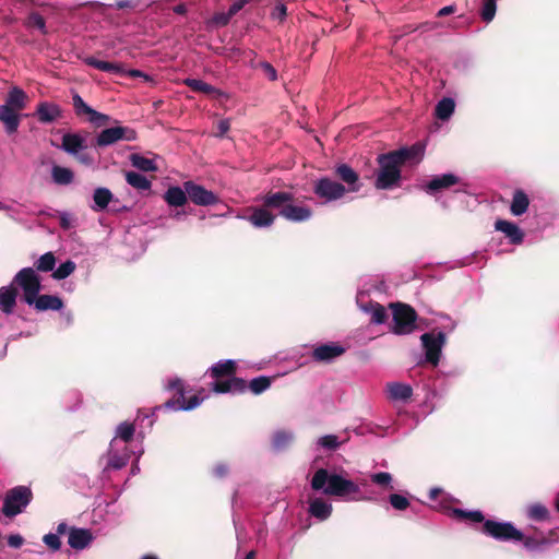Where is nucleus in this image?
Returning a JSON list of instances; mask_svg holds the SVG:
<instances>
[{
    "instance_id": "nucleus-20",
    "label": "nucleus",
    "mask_w": 559,
    "mask_h": 559,
    "mask_svg": "<svg viewBox=\"0 0 559 559\" xmlns=\"http://www.w3.org/2000/svg\"><path fill=\"white\" fill-rule=\"evenodd\" d=\"M94 538L92 531L88 528L70 527L68 544L75 550H82L90 546Z\"/></svg>"
},
{
    "instance_id": "nucleus-58",
    "label": "nucleus",
    "mask_w": 559,
    "mask_h": 559,
    "mask_svg": "<svg viewBox=\"0 0 559 559\" xmlns=\"http://www.w3.org/2000/svg\"><path fill=\"white\" fill-rule=\"evenodd\" d=\"M228 466L225 463H217L213 467V475L217 478H223L228 474Z\"/></svg>"
},
{
    "instance_id": "nucleus-47",
    "label": "nucleus",
    "mask_w": 559,
    "mask_h": 559,
    "mask_svg": "<svg viewBox=\"0 0 559 559\" xmlns=\"http://www.w3.org/2000/svg\"><path fill=\"white\" fill-rule=\"evenodd\" d=\"M521 542H523V546L525 547V549L532 552L543 551L549 544V542L545 538L537 539L531 536H523V539Z\"/></svg>"
},
{
    "instance_id": "nucleus-5",
    "label": "nucleus",
    "mask_w": 559,
    "mask_h": 559,
    "mask_svg": "<svg viewBox=\"0 0 559 559\" xmlns=\"http://www.w3.org/2000/svg\"><path fill=\"white\" fill-rule=\"evenodd\" d=\"M389 308L392 310V333L408 335L416 330L417 313L414 308L402 302H392Z\"/></svg>"
},
{
    "instance_id": "nucleus-64",
    "label": "nucleus",
    "mask_w": 559,
    "mask_h": 559,
    "mask_svg": "<svg viewBox=\"0 0 559 559\" xmlns=\"http://www.w3.org/2000/svg\"><path fill=\"white\" fill-rule=\"evenodd\" d=\"M245 7V4L240 1V0H236L228 9L229 13L231 14V16H234L235 14H237L242 8Z\"/></svg>"
},
{
    "instance_id": "nucleus-59",
    "label": "nucleus",
    "mask_w": 559,
    "mask_h": 559,
    "mask_svg": "<svg viewBox=\"0 0 559 559\" xmlns=\"http://www.w3.org/2000/svg\"><path fill=\"white\" fill-rule=\"evenodd\" d=\"M24 543V538L20 534H11L8 536V545L12 548H20Z\"/></svg>"
},
{
    "instance_id": "nucleus-6",
    "label": "nucleus",
    "mask_w": 559,
    "mask_h": 559,
    "mask_svg": "<svg viewBox=\"0 0 559 559\" xmlns=\"http://www.w3.org/2000/svg\"><path fill=\"white\" fill-rule=\"evenodd\" d=\"M32 499L33 492L29 487H13L4 496L2 513L8 518H14L27 508Z\"/></svg>"
},
{
    "instance_id": "nucleus-2",
    "label": "nucleus",
    "mask_w": 559,
    "mask_h": 559,
    "mask_svg": "<svg viewBox=\"0 0 559 559\" xmlns=\"http://www.w3.org/2000/svg\"><path fill=\"white\" fill-rule=\"evenodd\" d=\"M424 154L425 146L420 143L386 153V190L399 185L401 179L400 165H417L421 162Z\"/></svg>"
},
{
    "instance_id": "nucleus-30",
    "label": "nucleus",
    "mask_w": 559,
    "mask_h": 559,
    "mask_svg": "<svg viewBox=\"0 0 559 559\" xmlns=\"http://www.w3.org/2000/svg\"><path fill=\"white\" fill-rule=\"evenodd\" d=\"M16 304V292L12 286L0 288V308L5 314H11Z\"/></svg>"
},
{
    "instance_id": "nucleus-42",
    "label": "nucleus",
    "mask_w": 559,
    "mask_h": 559,
    "mask_svg": "<svg viewBox=\"0 0 559 559\" xmlns=\"http://www.w3.org/2000/svg\"><path fill=\"white\" fill-rule=\"evenodd\" d=\"M51 176L53 181L58 185H69L73 180L72 170L61 166H53L51 169Z\"/></svg>"
},
{
    "instance_id": "nucleus-21",
    "label": "nucleus",
    "mask_w": 559,
    "mask_h": 559,
    "mask_svg": "<svg viewBox=\"0 0 559 559\" xmlns=\"http://www.w3.org/2000/svg\"><path fill=\"white\" fill-rule=\"evenodd\" d=\"M129 460L130 451L127 445H116V449H114L112 443L109 444L106 468L121 469L128 464Z\"/></svg>"
},
{
    "instance_id": "nucleus-60",
    "label": "nucleus",
    "mask_w": 559,
    "mask_h": 559,
    "mask_svg": "<svg viewBox=\"0 0 559 559\" xmlns=\"http://www.w3.org/2000/svg\"><path fill=\"white\" fill-rule=\"evenodd\" d=\"M439 495H442L443 501L449 500L448 495L443 493V490L441 488L435 487L429 490V498L431 500H436Z\"/></svg>"
},
{
    "instance_id": "nucleus-28",
    "label": "nucleus",
    "mask_w": 559,
    "mask_h": 559,
    "mask_svg": "<svg viewBox=\"0 0 559 559\" xmlns=\"http://www.w3.org/2000/svg\"><path fill=\"white\" fill-rule=\"evenodd\" d=\"M135 432V427L133 424L129 421H123L119 424L116 428L115 436L110 443H112L114 449H116V445H127L129 441L132 440Z\"/></svg>"
},
{
    "instance_id": "nucleus-38",
    "label": "nucleus",
    "mask_w": 559,
    "mask_h": 559,
    "mask_svg": "<svg viewBox=\"0 0 559 559\" xmlns=\"http://www.w3.org/2000/svg\"><path fill=\"white\" fill-rule=\"evenodd\" d=\"M130 162L132 164L133 167L138 168L139 170L141 171H157L158 170V166L156 164V159L155 158H147L143 155H140V154H132L130 156Z\"/></svg>"
},
{
    "instance_id": "nucleus-54",
    "label": "nucleus",
    "mask_w": 559,
    "mask_h": 559,
    "mask_svg": "<svg viewBox=\"0 0 559 559\" xmlns=\"http://www.w3.org/2000/svg\"><path fill=\"white\" fill-rule=\"evenodd\" d=\"M100 71L108 72V73H115V74L123 73V69H122L121 64L107 62V61H104L103 64H100Z\"/></svg>"
},
{
    "instance_id": "nucleus-53",
    "label": "nucleus",
    "mask_w": 559,
    "mask_h": 559,
    "mask_svg": "<svg viewBox=\"0 0 559 559\" xmlns=\"http://www.w3.org/2000/svg\"><path fill=\"white\" fill-rule=\"evenodd\" d=\"M287 15V9L285 4L278 3L273 11L271 12V17L273 20H278L280 22H283Z\"/></svg>"
},
{
    "instance_id": "nucleus-51",
    "label": "nucleus",
    "mask_w": 559,
    "mask_h": 559,
    "mask_svg": "<svg viewBox=\"0 0 559 559\" xmlns=\"http://www.w3.org/2000/svg\"><path fill=\"white\" fill-rule=\"evenodd\" d=\"M379 168L377 170L376 187L384 189V153L379 154L377 157Z\"/></svg>"
},
{
    "instance_id": "nucleus-49",
    "label": "nucleus",
    "mask_w": 559,
    "mask_h": 559,
    "mask_svg": "<svg viewBox=\"0 0 559 559\" xmlns=\"http://www.w3.org/2000/svg\"><path fill=\"white\" fill-rule=\"evenodd\" d=\"M317 445L324 450L332 451L338 448L340 441L335 435H325L317 440Z\"/></svg>"
},
{
    "instance_id": "nucleus-33",
    "label": "nucleus",
    "mask_w": 559,
    "mask_h": 559,
    "mask_svg": "<svg viewBox=\"0 0 559 559\" xmlns=\"http://www.w3.org/2000/svg\"><path fill=\"white\" fill-rule=\"evenodd\" d=\"M248 221L257 228L269 227L274 222V216L263 207H255Z\"/></svg>"
},
{
    "instance_id": "nucleus-19",
    "label": "nucleus",
    "mask_w": 559,
    "mask_h": 559,
    "mask_svg": "<svg viewBox=\"0 0 559 559\" xmlns=\"http://www.w3.org/2000/svg\"><path fill=\"white\" fill-rule=\"evenodd\" d=\"M35 115L41 123H52L60 119L63 115V110L60 105L50 102H40L37 107Z\"/></svg>"
},
{
    "instance_id": "nucleus-46",
    "label": "nucleus",
    "mask_w": 559,
    "mask_h": 559,
    "mask_svg": "<svg viewBox=\"0 0 559 559\" xmlns=\"http://www.w3.org/2000/svg\"><path fill=\"white\" fill-rule=\"evenodd\" d=\"M271 385V380L269 377L260 376L257 378H253L249 383L250 391L258 395L266 391Z\"/></svg>"
},
{
    "instance_id": "nucleus-61",
    "label": "nucleus",
    "mask_w": 559,
    "mask_h": 559,
    "mask_svg": "<svg viewBox=\"0 0 559 559\" xmlns=\"http://www.w3.org/2000/svg\"><path fill=\"white\" fill-rule=\"evenodd\" d=\"M456 12V7L453 4L445 5L437 12V16H447Z\"/></svg>"
},
{
    "instance_id": "nucleus-26",
    "label": "nucleus",
    "mask_w": 559,
    "mask_h": 559,
    "mask_svg": "<svg viewBox=\"0 0 559 559\" xmlns=\"http://www.w3.org/2000/svg\"><path fill=\"white\" fill-rule=\"evenodd\" d=\"M163 199L171 207L183 206L189 200L188 192L183 186L182 187H179V186L169 187L165 191Z\"/></svg>"
},
{
    "instance_id": "nucleus-15",
    "label": "nucleus",
    "mask_w": 559,
    "mask_h": 559,
    "mask_svg": "<svg viewBox=\"0 0 559 559\" xmlns=\"http://www.w3.org/2000/svg\"><path fill=\"white\" fill-rule=\"evenodd\" d=\"M461 182V178L452 173L432 176L421 185V190L427 194L436 197L439 192L447 190Z\"/></svg>"
},
{
    "instance_id": "nucleus-8",
    "label": "nucleus",
    "mask_w": 559,
    "mask_h": 559,
    "mask_svg": "<svg viewBox=\"0 0 559 559\" xmlns=\"http://www.w3.org/2000/svg\"><path fill=\"white\" fill-rule=\"evenodd\" d=\"M13 283L22 289L25 304H31L33 298L41 290L40 277L33 267H23L20 270L13 278Z\"/></svg>"
},
{
    "instance_id": "nucleus-62",
    "label": "nucleus",
    "mask_w": 559,
    "mask_h": 559,
    "mask_svg": "<svg viewBox=\"0 0 559 559\" xmlns=\"http://www.w3.org/2000/svg\"><path fill=\"white\" fill-rule=\"evenodd\" d=\"M60 225L62 228L68 229L71 227V215L67 212L60 214Z\"/></svg>"
},
{
    "instance_id": "nucleus-55",
    "label": "nucleus",
    "mask_w": 559,
    "mask_h": 559,
    "mask_svg": "<svg viewBox=\"0 0 559 559\" xmlns=\"http://www.w3.org/2000/svg\"><path fill=\"white\" fill-rule=\"evenodd\" d=\"M231 14L229 13V11L227 12H221V13H216L213 17H212V22L218 26H224V25H227L228 22L230 21L231 19Z\"/></svg>"
},
{
    "instance_id": "nucleus-16",
    "label": "nucleus",
    "mask_w": 559,
    "mask_h": 559,
    "mask_svg": "<svg viewBox=\"0 0 559 559\" xmlns=\"http://www.w3.org/2000/svg\"><path fill=\"white\" fill-rule=\"evenodd\" d=\"M136 133L134 130L126 127H112L103 130L96 139L98 146H109L120 140L134 141Z\"/></svg>"
},
{
    "instance_id": "nucleus-1",
    "label": "nucleus",
    "mask_w": 559,
    "mask_h": 559,
    "mask_svg": "<svg viewBox=\"0 0 559 559\" xmlns=\"http://www.w3.org/2000/svg\"><path fill=\"white\" fill-rule=\"evenodd\" d=\"M311 488L317 491H323L325 495L343 498L347 501H360L365 499L356 483L338 474H331L325 468H319L314 473L311 479Z\"/></svg>"
},
{
    "instance_id": "nucleus-18",
    "label": "nucleus",
    "mask_w": 559,
    "mask_h": 559,
    "mask_svg": "<svg viewBox=\"0 0 559 559\" xmlns=\"http://www.w3.org/2000/svg\"><path fill=\"white\" fill-rule=\"evenodd\" d=\"M346 352V347L340 343L330 342L318 345L312 350V358L319 362H331L341 357Z\"/></svg>"
},
{
    "instance_id": "nucleus-3",
    "label": "nucleus",
    "mask_w": 559,
    "mask_h": 559,
    "mask_svg": "<svg viewBox=\"0 0 559 559\" xmlns=\"http://www.w3.org/2000/svg\"><path fill=\"white\" fill-rule=\"evenodd\" d=\"M28 102L27 94L19 86H12L0 105V121L8 134L17 131L21 122L20 111L26 108Z\"/></svg>"
},
{
    "instance_id": "nucleus-13",
    "label": "nucleus",
    "mask_w": 559,
    "mask_h": 559,
    "mask_svg": "<svg viewBox=\"0 0 559 559\" xmlns=\"http://www.w3.org/2000/svg\"><path fill=\"white\" fill-rule=\"evenodd\" d=\"M86 147V139L80 133L63 134L60 148L68 154L75 156L82 164L91 165L93 159L84 152Z\"/></svg>"
},
{
    "instance_id": "nucleus-45",
    "label": "nucleus",
    "mask_w": 559,
    "mask_h": 559,
    "mask_svg": "<svg viewBox=\"0 0 559 559\" xmlns=\"http://www.w3.org/2000/svg\"><path fill=\"white\" fill-rule=\"evenodd\" d=\"M388 500L395 510L403 511L411 508L412 512L417 513L415 507H412L408 499L403 495L391 493Z\"/></svg>"
},
{
    "instance_id": "nucleus-32",
    "label": "nucleus",
    "mask_w": 559,
    "mask_h": 559,
    "mask_svg": "<svg viewBox=\"0 0 559 559\" xmlns=\"http://www.w3.org/2000/svg\"><path fill=\"white\" fill-rule=\"evenodd\" d=\"M293 202V194L289 192H275L271 194H266L263 198V203L265 206L278 209L280 212L286 205Z\"/></svg>"
},
{
    "instance_id": "nucleus-23",
    "label": "nucleus",
    "mask_w": 559,
    "mask_h": 559,
    "mask_svg": "<svg viewBox=\"0 0 559 559\" xmlns=\"http://www.w3.org/2000/svg\"><path fill=\"white\" fill-rule=\"evenodd\" d=\"M280 215L287 221L294 223H301L309 221L311 218L312 211L308 206L295 205L293 204V202H290L288 205L282 209Z\"/></svg>"
},
{
    "instance_id": "nucleus-17",
    "label": "nucleus",
    "mask_w": 559,
    "mask_h": 559,
    "mask_svg": "<svg viewBox=\"0 0 559 559\" xmlns=\"http://www.w3.org/2000/svg\"><path fill=\"white\" fill-rule=\"evenodd\" d=\"M72 102L75 114L78 116H86L88 121L94 126L102 127L109 121V117L107 115L93 109L78 93L72 94Z\"/></svg>"
},
{
    "instance_id": "nucleus-4",
    "label": "nucleus",
    "mask_w": 559,
    "mask_h": 559,
    "mask_svg": "<svg viewBox=\"0 0 559 559\" xmlns=\"http://www.w3.org/2000/svg\"><path fill=\"white\" fill-rule=\"evenodd\" d=\"M236 361L233 359L219 360L215 365H213L209 372L210 376L216 381L212 384V390L215 393L224 394V393H242L247 389V383L245 380L240 378H229L224 381H219V378L229 377L235 373Z\"/></svg>"
},
{
    "instance_id": "nucleus-22",
    "label": "nucleus",
    "mask_w": 559,
    "mask_h": 559,
    "mask_svg": "<svg viewBox=\"0 0 559 559\" xmlns=\"http://www.w3.org/2000/svg\"><path fill=\"white\" fill-rule=\"evenodd\" d=\"M495 228L504 234L512 245H521L524 240V231L513 222L497 219Z\"/></svg>"
},
{
    "instance_id": "nucleus-57",
    "label": "nucleus",
    "mask_w": 559,
    "mask_h": 559,
    "mask_svg": "<svg viewBox=\"0 0 559 559\" xmlns=\"http://www.w3.org/2000/svg\"><path fill=\"white\" fill-rule=\"evenodd\" d=\"M140 4V1L138 0H117L115 4L111 7H115L117 9H136Z\"/></svg>"
},
{
    "instance_id": "nucleus-11",
    "label": "nucleus",
    "mask_w": 559,
    "mask_h": 559,
    "mask_svg": "<svg viewBox=\"0 0 559 559\" xmlns=\"http://www.w3.org/2000/svg\"><path fill=\"white\" fill-rule=\"evenodd\" d=\"M421 345L425 350V359L427 362H430L433 367H437L441 354L442 348L447 342V334L443 331H431L424 333L420 336Z\"/></svg>"
},
{
    "instance_id": "nucleus-44",
    "label": "nucleus",
    "mask_w": 559,
    "mask_h": 559,
    "mask_svg": "<svg viewBox=\"0 0 559 559\" xmlns=\"http://www.w3.org/2000/svg\"><path fill=\"white\" fill-rule=\"evenodd\" d=\"M75 263L68 260L61 263L56 270L53 269L52 277L57 281H61L70 276L75 271Z\"/></svg>"
},
{
    "instance_id": "nucleus-48",
    "label": "nucleus",
    "mask_w": 559,
    "mask_h": 559,
    "mask_svg": "<svg viewBox=\"0 0 559 559\" xmlns=\"http://www.w3.org/2000/svg\"><path fill=\"white\" fill-rule=\"evenodd\" d=\"M497 11V0H484L480 9L483 21L489 23L493 20Z\"/></svg>"
},
{
    "instance_id": "nucleus-35",
    "label": "nucleus",
    "mask_w": 559,
    "mask_h": 559,
    "mask_svg": "<svg viewBox=\"0 0 559 559\" xmlns=\"http://www.w3.org/2000/svg\"><path fill=\"white\" fill-rule=\"evenodd\" d=\"M386 390L390 393V397L394 401H407L411 399L413 393L411 385L400 382H392L386 384Z\"/></svg>"
},
{
    "instance_id": "nucleus-34",
    "label": "nucleus",
    "mask_w": 559,
    "mask_h": 559,
    "mask_svg": "<svg viewBox=\"0 0 559 559\" xmlns=\"http://www.w3.org/2000/svg\"><path fill=\"white\" fill-rule=\"evenodd\" d=\"M112 198L114 195L109 189L103 187L97 188L93 193L94 203L91 205V209L95 212L103 211L108 206Z\"/></svg>"
},
{
    "instance_id": "nucleus-7",
    "label": "nucleus",
    "mask_w": 559,
    "mask_h": 559,
    "mask_svg": "<svg viewBox=\"0 0 559 559\" xmlns=\"http://www.w3.org/2000/svg\"><path fill=\"white\" fill-rule=\"evenodd\" d=\"M380 294L381 290L378 286H370L359 289L356 296L358 308L362 312L370 314L371 322L374 324L384 323V307L372 298L373 295Z\"/></svg>"
},
{
    "instance_id": "nucleus-31",
    "label": "nucleus",
    "mask_w": 559,
    "mask_h": 559,
    "mask_svg": "<svg viewBox=\"0 0 559 559\" xmlns=\"http://www.w3.org/2000/svg\"><path fill=\"white\" fill-rule=\"evenodd\" d=\"M449 511H450L451 516H453L457 520L471 523V524H478V523L485 522V516H484L483 512L478 511V510L469 511V510L453 508V509H450Z\"/></svg>"
},
{
    "instance_id": "nucleus-12",
    "label": "nucleus",
    "mask_w": 559,
    "mask_h": 559,
    "mask_svg": "<svg viewBox=\"0 0 559 559\" xmlns=\"http://www.w3.org/2000/svg\"><path fill=\"white\" fill-rule=\"evenodd\" d=\"M314 194L325 203L337 201L346 194V187L329 177H322L314 182Z\"/></svg>"
},
{
    "instance_id": "nucleus-56",
    "label": "nucleus",
    "mask_w": 559,
    "mask_h": 559,
    "mask_svg": "<svg viewBox=\"0 0 559 559\" xmlns=\"http://www.w3.org/2000/svg\"><path fill=\"white\" fill-rule=\"evenodd\" d=\"M260 67L271 81L277 80V72L271 63L263 61L260 63Z\"/></svg>"
},
{
    "instance_id": "nucleus-39",
    "label": "nucleus",
    "mask_w": 559,
    "mask_h": 559,
    "mask_svg": "<svg viewBox=\"0 0 559 559\" xmlns=\"http://www.w3.org/2000/svg\"><path fill=\"white\" fill-rule=\"evenodd\" d=\"M126 181L139 191H148L152 187V182L145 176L135 171H127Z\"/></svg>"
},
{
    "instance_id": "nucleus-29",
    "label": "nucleus",
    "mask_w": 559,
    "mask_h": 559,
    "mask_svg": "<svg viewBox=\"0 0 559 559\" xmlns=\"http://www.w3.org/2000/svg\"><path fill=\"white\" fill-rule=\"evenodd\" d=\"M530 199L528 195L521 189L513 192L510 212L513 216H521L528 210Z\"/></svg>"
},
{
    "instance_id": "nucleus-9",
    "label": "nucleus",
    "mask_w": 559,
    "mask_h": 559,
    "mask_svg": "<svg viewBox=\"0 0 559 559\" xmlns=\"http://www.w3.org/2000/svg\"><path fill=\"white\" fill-rule=\"evenodd\" d=\"M480 531L483 534L500 542H520L523 539V533L511 522L485 520Z\"/></svg>"
},
{
    "instance_id": "nucleus-10",
    "label": "nucleus",
    "mask_w": 559,
    "mask_h": 559,
    "mask_svg": "<svg viewBox=\"0 0 559 559\" xmlns=\"http://www.w3.org/2000/svg\"><path fill=\"white\" fill-rule=\"evenodd\" d=\"M167 389L176 390L178 397L170 400L165 403V407L174 411H192L197 408L206 397V394H195L186 401L183 383L179 378H175L168 381Z\"/></svg>"
},
{
    "instance_id": "nucleus-52",
    "label": "nucleus",
    "mask_w": 559,
    "mask_h": 559,
    "mask_svg": "<svg viewBox=\"0 0 559 559\" xmlns=\"http://www.w3.org/2000/svg\"><path fill=\"white\" fill-rule=\"evenodd\" d=\"M43 542L52 550H59L61 547L59 535L56 533L46 534Z\"/></svg>"
},
{
    "instance_id": "nucleus-50",
    "label": "nucleus",
    "mask_w": 559,
    "mask_h": 559,
    "mask_svg": "<svg viewBox=\"0 0 559 559\" xmlns=\"http://www.w3.org/2000/svg\"><path fill=\"white\" fill-rule=\"evenodd\" d=\"M26 25L27 27L37 28L41 34L47 33L44 17L36 12L29 14Z\"/></svg>"
},
{
    "instance_id": "nucleus-37",
    "label": "nucleus",
    "mask_w": 559,
    "mask_h": 559,
    "mask_svg": "<svg viewBox=\"0 0 559 559\" xmlns=\"http://www.w3.org/2000/svg\"><path fill=\"white\" fill-rule=\"evenodd\" d=\"M455 110V102L451 97L440 99L435 108V115L438 119L445 121L451 118Z\"/></svg>"
},
{
    "instance_id": "nucleus-40",
    "label": "nucleus",
    "mask_w": 559,
    "mask_h": 559,
    "mask_svg": "<svg viewBox=\"0 0 559 559\" xmlns=\"http://www.w3.org/2000/svg\"><path fill=\"white\" fill-rule=\"evenodd\" d=\"M183 84L195 92H201L207 95H221L222 93L213 85L205 83L202 80L187 78Z\"/></svg>"
},
{
    "instance_id": "nucleus-43",
    "label": "nucleus",
    "mask_w": 559,
    "mask_h": 559,
    "mask_svg": "<svg viewBox=\"0 0 559 559\" xmlns=\"http://www.w3.org/2000/svg\"><path fill=\"white\" fill-rule=\"evenodd\" d=\"M36 272H50L53 271L56 265V258L52 252H46L40 255L35 262Z\"/></svg>"
},
{
    "instance_id": "nucleus-27",
    "label": "nucleus",
    "mask_w": 559,
    "mask_h": 559,
    "mask_svg": "<svg viewBox=\"0 0 559 559\" xmlns=\"http://www.w3.org/2000/svg\"><path fill=\"white\" fill-rule=\"evenodd\" d=\"M309 514L319 521H325L332 513V503L323 498H314L309 501Z\"/></svg>"
},
{
    "instance_id": "nucleus-41",
    "label": "nucleus",
    "mask_w": 559,
    "mask_h": 559,
    "mask_svg": "<svg viewBox=\"0 0 559 559\" xmlns=\"http://www.w3.org/2000/svg\"><path fill=\"white\" fill-rule=\"evenodd\" d=\"M526 515L533 521L542 522L549 519V511L542 503H533L526 507Z\"/></svg>"
},
{
    "instance_id": "nucleus-25",
    "label": "nucleus",
    "mask_w": 559,
    "mask_h": 559,
    "mask_svg": "<svg viewBox=\"0 0 559 559\" xmlns=\"http://www.w3.org/2000/svg\"><path fill=\"white\" fill-rule=\"evenodd\" d=\"M28 306H33L37 311H46V310H61L63 307V301L58 296L52 295H37L33 298Z\"/></svg>"
},
{
    "instance_id": "nucleus-14",
    "label": "nucleus",
    "mask_w": 559,
    "mask_h": 559,
    "mask_svg": "<svg viewBox=\"0 0 559 559\" xmlns=\"http://www.w3.org/2000/svg\"><path fill=\"white\" fill-rule=\"evenodd\" d=\"M183 187L188 192L189 200L195 205L210 206L219 202L217 194L192 180L185 181Z\"/></svg>"
},
{
    "instance_id": "nucleus-63",
    "label": "nucleus",
    "mask_w": 559,
    "mask_h": 559,
    "mask_svg": "<svg viewBox=\"0 0 559 559\" xmlns=\"http://www.w3.org/2000/svg\"><path fill=\"white\" fill-rule=\"evenodd\" d=\"M217 127H218V133H217V135H218V136H223V135H224V134L229 130L230 124H229V121L225 119V120H221V121L218 122V126H217Z\"/></svg>"
},
{
    "instance_id": "nucleus-24",
    "label": "nucleus",
    "mask_w": 559,
    "mask_h": 559,
    "mask_svg": "<svg viewBox=\"0 0 559 559\" xmlns=\"http://www.w3.org/2000/svg\"><path fill=\"white\" fill-rule=\"evenodd\" d=\"M337 177L346 185L347 192H358L360 190L359 177L357 173L346 164H341L335 168Z\"/></svg>"
},
{
    "instance_id": "nucleus-36",
    "label": "nucleus",
    "mask_w": 559,
    "mask_h": 559,
    "mask_svg": "<svg viewBox=\"0 0 559 559\" xmlns=\"http://www.w3.org/2000/svg\"><path fill=\"white\" fill-rule=\"evenodd\" d=\"M295 440L293 430L280 429L273 433L272 445L275 450L281 451L288 448Z\"/></svg>"
}]
</instances>
